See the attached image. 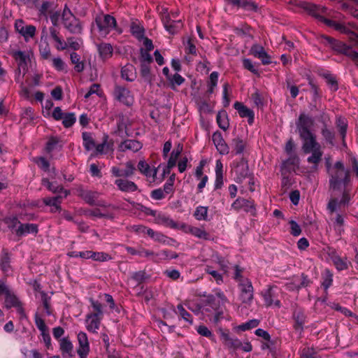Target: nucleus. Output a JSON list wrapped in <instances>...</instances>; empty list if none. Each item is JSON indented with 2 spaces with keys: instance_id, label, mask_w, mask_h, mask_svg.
Segmentation results:
<instances>
[{
  "instance_id": "obj_4",
  "label": "nucleus",
  "mask_w": 358,
  "mask_h": 358,
  "mask_svg": "<svg viewBox=\"0 0 358 358\" xmlns=\"http://www.w3.org/2000/svg\"><path fill=\"white\" fill-rule=\"evenodd\" d=\"M322 38L324 41L329 43L331 46L336 50L344 54L349 57L358 67V52L353 50L352 48L346 45L344 43L337 41L329 36H323Z\"/></svg>"
},
{
  "instance_id": "obj_64",
  "label": "nucleus",
  "mask_w": 358,
  "mask_h": 358,
  "mask_svg": "<svg viewBox=\"0 0 358 358\" xmlns=\"http://www.w3.org/2000/svg\"><path fill=\"white\" fill-rule=\"evenodd\" d=\"M340 201H338L336 199H331L327 204V210L328 211L332 214L334 213L337 208H340Z\"/></svg>"
},
{
  "instance_id": "obj_37",
  "label": "nucleus",
  "mask_w": 358,
  "mask_h": 358,
  "mask_svg": "<svg viewBox=\"0 0 358 358\" xmlns=\"http://www.w3.org/2000/svg\"><path fill=\"white\" fill-rule=\"evenodd\" d=\"M233 5L246 8L248 10H255L257 8V5L250 0H229Z\"/></svg>"
},
{
  "instance_id": "obj_41",
  "label": "nucleus",
  "mask_w": 358,
  "mask_h": 358,
  "mask_svg": "<svg viewBox=\"0 0 358 358\" xmlns=\"http://www.w3.org/2000/svg\"><path fill=\"white\" fill-rule=\"evenodd\" d=\"M88 252L90 253L88 259H92L94 261L106 262L111 259L108 254L103 252H96L89 250Z\"/></svg>"
},
{
  "instance_id": "obj_27",
  "label": "nucleus",
  "mask_w": 358,
  "mask_h": 358,
  "mask_svg": "<svg viewBox=\"0 0 358 358\" xmlns=\"http://www.w3.org/2000/svg\"><path fill=\"white\" fill-rule=\"evenodd\" d=\"M64 196H57L55 197H47L43 199V203L52 207L51 211L56 212L61 210L60 203L61 200Z\"/></svg>"
},
{
  "instance_id": "obj_15",
  "label": "nucleus",
  "mask_w": 358,
  "mask_h": 358,
  "mask_svg": "<svg viewBox=\"0 0 358 358\" xmlns=\"http://www.w3.org/2000/svg\"><path fill=\"white\" fill-rule=\"evenodd\" d=\"M15 30L26 39L32 38L36 33V27L34 25H24L22 20H17L15 23Z\"/></svg>"
},
{
  "instance_id": "obj_5",
  "label": "nucleus",
  "mask_w": 358,
  "mask_h": 358,
  "mask_svg": "<svg viewBox=\"0 0 358 358\" xmlns=\"http://www.w3.org/2000/svg\"><path fill=\"white\" fill-rule=\"evenodd\" d=\"M238 288L240 289V300L242 303L250 305L254 296V289L251 281L249 279H241Z\"/></svg>"
},
{
  "instance_id": "obj_59",
  "label": "nucleus",
  "mask_w": 358,
  "mask_h": 358,
  "mask_svg": "<svg viewBox=\"0 0 358 358\" xmlns=\"http://www.w3.org/2000/svg\"><path fill=\"white\" fill-rule=\"evenodd\" d=\"M332 281V274L328 270L325 271L323 277V282L322 284L325 290H327L331 285Z\"/></svg>"
},
{
  "instance_id": "obj_6",
  "label": "nucleus",
  "mask_w": 358,
  "mask_h": 358,
  "mask_svg": "<svg viewBox=\"0 0 358 358\" xmlns=\"http://www.w3.org/2000/svg\"><path fill=\"white\" fill-rule=\"evenodd\" d=\"M231 208L236 211L243 210L252 215H255L256 213V208L253 202L241 197H238L231 204Z\"/></svg>"
},
{
  "instance_id": "obj_56",
  "label": "nucleus",
  "mask_w": 358,
  "mask_h": 358,
  "mask_svg": "<svg viewBox=\"0 0 358 358\" xmlns=\"http://www.w3.org/2000/svg\"><path fill=\"white\" fill-rule=\"evenodd\" d=\"M337 127L342 136V138H344L346 135V131L348 127L347 122L345 119L338 117L336 121Z\"/></svg>"
},
{
  "instance_id": "obj_53",
  "label": "nucleus",
  "mask_w": 358,
  "mask_h": 358,
  "mask_svg": "<svg viewBox=\"0 0 358 358\" xmlns=\"http://www.w3.org/2000/svg\"><path fill=\"white\" fill-rule=\"evenodd\" d=\"M33 161L44 171L50 172V163L44 157H36Z\"/></svg>"
},
{
  "instance_id": "obj_10",
  "label": "nucleus",
  "mask_w": 358,
  "mask_h": 358,
  "mask_svg": "<svg viewBox=\"0 0 358 358\" xmlns=\"http://www.w3.org/2000/svg\"><path fill=\"white\" fill-rule=\"evenodd\" d=\"M235 180L236 182H242L243 180L249 176V169L248 162L242 159L234 167Z\"/></svg>"
},
{
  "instance_id": "obj_30",
  "label": "nucleus",
  "mask_w": 358,
  "mask_h": 358,
  "mask_svg": "<svg viewBox=\"0 0 358 358\" xmlns=\"http://www.w3.org/2000/svg\"><path fill=\"white\" fill-rule=\"evenodd\" d=\"M322 76L325 79L327 84L331 91L336 92L338 90V84L335 76L329 72H326L322 73Z\"/></svg>"
},
{
  "instance_id": "obj_62",
  "label": "nucleus",
  "mask_w": 358,
  "mask_h": 358,
  "mask_svg": "<svg viewBox=\"0 0 358 358\" xmlns=\"http://www.w3.org/2000/svg\"><path fill=\"white\" fill-rule=\"evenodd\" d=\"M48 15L52 24V27H58L60 18V13L59 11L52 10Z\"/></svg>"
},
{
  "instance_id": "obj_23",
  "label": "nucleus",
  "mask_w": 358,
  "mask_h": 358,
  "mask_svg": "<svg viewBox=\"0 0 358 358\" xmlns=\"http://www.w3.org/2000/svg\"><path fill=\"white\" fill-rule=\"evenodd\" d=\"M121 76L127 81H133L136 77V69L132 64H126L122 68Z\"/></svg>"
},
{
  "instance_id": "obj_47",
  "label": "nucleus",
  "mask_w": 358,
  "mask_h": 358,
  "mask_svg": "<svg viewBox=\"0 0 358 358\" xmlns=\"http://www.w3.org/2000/svg\"><path fill=\"white\" fill-rule=\"evenodd\" d=\"M335 30H337L341 33L347 34L349 35L350 38L353 39L357 37V35L352 31H350L348 27L341 23H338L335 22L334 26L332 27Z\"/></svg>"
},
{
  "instance_id": "obj_48",
  "label": "nucleus",
  "mask_w": 358,
  "mask_h": 358,
  "mask_svg": "<svg viewBox=\"0 0 358 358\" xmlns=\"http://www.w3.org/2000/svg\"><path fill=\"white\" fill-rule=\"evenodd\" d=\"M194 216L197 220H207L208 207L198 206L194 211Z\"/></svg>"
},
{
  "instance_id": "obj_17",
  "label": "nucleus",
  "mask_w": 358,
  "mask_h": 358,
  "mask_svg": "<svg viewBox=\"0 0 358 358\" xmlns=\"http://www.w3.org/2000/svg\"><path fill=\"white\" fill-rule=\"evenodd\" d=\"M220 338L223 344L229 349L236 350L242 346L241 341L231 336L229 332L220 331Z\"/></svg>"
},
{
  "instance_id": "obj_58",
  "label": "nucleus",
  "mask_w": 358,
  "mask_h": 358,
  "mask_svg": "<svg viewBox=\"0 0 358 358\" xmlns=\"http://www.w3.org/2000/svg\"><path fill=\"white\" fill-rule=\"evenodd\" d=\"M343 224H344V218H343V215L338 213L335 218L334 227H335V229L339 234H341L343 231Z\"/></svg>"
},
{
  "instance_id": "obj_13",
  "label": "nucleus",
  "mask_w": 358,
  "mask_h": 358,
  "mask_svg": "<svg viewBox=\"0 0 358 358\" xmlns=\"http://www.w3.org/2000/svg\"><path fill=\"white\" fill-rule=\"evenodd\" d=\"M250 53L255 57L259 59L264 65H268L271 63L270 55L267 54L264 48L260 45L254 44L250 48Z\"/></svg>"
},
{
  "instance_id": "obj_54",
  "label": "nucleus",
  "mask_w": 358,
  "mask_h": 358,
  "mask_svg": "<svg viewBox=\"0 0 358 358\" xmlns=\"http://www.w3.org/2000/svg\"><path fill=\"white\" fill-rule=\"evenodd\" d=\"M218 80V73L213 71L210 73L208 82V90L209 93H213L214 88L217 86Z\"/></svg>"
},
{
  "instance_id": "obj_45",
  "label": "nucleus",
  "mask_w": 358,
  "mask_h": 358,
  "mask_svg": "<svg viewBox=\"0 0 358 358\" xmlns=\"http://www.w3.org/2000/svg\"><path fill=\"white\" fill-rule=\"evenodd\" d=\"M18 299L10 292L5 296V306L7 308L19 306Z\"/></svg>"
},
{
  "instance_id": "obj_21",
  "label": "nucleus",
  "mask_w": 358,
  "mask_h": 358,
  "mask_svg": "<svg viewBox=\"0 0 358 358\" xmlns=\"http://www.w3.org/2000/svg\"><path fill=\"white\" fill-rule=\"evenodd\" d=\"M101 319L98 314L87 315L85 320L87 329L90 332L96 333L99 329Z\"/></svg>"
},
{
  "instance_id": "obj_34",
  "label": "nucleus",
  "mask_w": 358,
  "mask_h": 358,
  "mask_svg": "<svg viewBox=\"0 0 358 358\" xmlns=\"http://www.w3.org/2000/svg\"><path fill=\"white\" fill-rule=\"evenodd\" d=\"M130 31L131 34L137 39L141 40L144 36V29L139 24L138 21H134L131 23Z\"/></svg>"
},
{
  "instance_id": "obj_61",
  "label": "nucleus",
  "mask_w": 358,
  "mask_h": 358,
  "mask_svg": "<svg viewBox=\"0 0 358 358\" xmlns=\"http://www.w3.org/2000/svg\"><path fill=\"white\" fill-rule=\"evenodd\" d=\"M299 164V159L296 155H291L290 157L284 162L285 166H293V168L298 166Z\"/></svg>"
},
{
  "instance_id": "obj_50",
  "label": "nucleus",
  "mask_w": 358,
  "mask_h": 358,
  "mask_svg": "<svg viewBox=\"0 0 358 358\" xmlns=\"http://www.w3.org/2000/svg\"><path fill=\"white\" fill-rule=\"evenodd\" d=\"M81 44H82L81 39H76L73 37H69L66 38V49L68 48H69L73 50H78L80 49Z\"/></svg>"
},
{
  "instance_id": "obj_57",
  "label": "nucleus",
  "mask_w": 358,
  "mask_h": 358,
  "mask_svg": "<svg viewBox=\"0 0 358 358\" xmlns=\"http://www.w3.org/2000/svg\"><path fill=\"white\" fill-rule=\"evenodd\" d=\"M178 312L179 315L185 321L189 322V324H192V319L190 314L185 310L182 305H178L177 306Z\"/></svg>"
},
{
  "instance_id": "obj_51",
  "label": "nucleus",
  "mask_w": 358,
  "mask_h": 358,
  "mask_svg": "<svg viewBox=\"0 0 358 358\" xmlns=\"http://www.w3.org/2000/svg\"><path fill=\"white\" fill-rule=\"evenodd\" d=\"M53 67L58 71H66V64L61 57H55L52 59Z\"/></svg>"
},
{
  "instance_id": "obj_22",
  "label": "nucleus",
  "mask_w": 358,
  "mask_h": 358,
  "mask_svg": "<svg viewBox=\"0 0 358 358\" xmlns=\"http://www.w3.org/2000/svg\"><path fill=\"white\" fill-rule=\"evenodd\" d=\"M115 184L119 190L124 192H133L138 189L137 185L134 182L127 179H116Z\"/></svg>"
},
{
  "instance_id": "obj_9",
  "label": "nucleus",
  "mask_w": 358,
  "mask_h": 358,
  "mask_svg": "<svg viewBox=\"0 0 358 358\" xmlns=\"http://www.w3.org/2000/svg\"><path fill=\"white\" fill-rule=\"evenodd\" d=\"M10 55L17 63L18 73H20L22 71L23 74H24L27 71V63L29 60V55L26 52L20 50L12 51Z\"/></svg>"
},
{
  "instance_id": "obj_24",
  "label": "nucleus",
  "mask_w": 358,
  "mask_h": 358,
  "mask_svg": "<svg viewBox=\"0 0 358 358\" xmlns=\"http://www.w3.org/2000/svg\"><path fill=\"white\" fill-rule=\"evenodd\" d=\"M182 145L180 144H178L174 148V150L172 151L170 158L169 159L168 163H167L166 169H167L168 173L169 172V170L171 168H173L176 166L178 158L179 155H180V153L182 152Z\"/></svg>"
},
{
  "instance_id": "obj_39",
  "label": "nucleus",
  "mask_w": 358,
  "mask_h": 358,
  "mask_svg": "<svg viewBox=\"0 0 358 358\" xmlns=\"http://www.w3.org/2000/svg\"><path fill=\"white\" fill-rule=\"evenodd\" d=\"M295 320L294 328L296 331L301 332L305 323L304 314L301 311H295L294 313Z\"/></svg>"
},
{
  "instance_id": "obj_16",
  "label": "nucleus",
  "mask_w": 358,
  "mask_h": 358,
  "mask_svg": "<svg viewBox=\"0 0 358 358\" xmlns=\"http://www.w3.org/2000/svg\"><path fill=\"white\" fill-rule=\"evenodd\" d=\"M49 34L50 38L55 43V47L57 50H66V41L61 36L58 27H50Z\"/></svg>"
},
{
  "instance_id": "obj_42",
  "label": "nucleus",
  "mask_w": 358,
  "mask_h": 358,
  "mask_svg": "<svg viewBox=\"0 0 358 358\" xmlns=\"http://www.w3.org/2000/svg\"><path fill=\"white\" fill-rule=\"evenodd\" d=\"M82 137L83 140V145L87 150L89 151L95 148V142L90 133L83 132L82 134Z\"/></svg>"
},
{
  "instance_id": "obj_28",
  "label": "nucleus",
  "mask_w": 358,
  "mask_h": 358,
  "mask_svg": "<svg viewBox=\"0 0 358 358\" xmlns=\"http://www.w3.org/2000/svg\"><path fill=\"white\" fill-rule=\"evenodd\" d=\"M38 231V227L35 224H20L16 233L17 235L22 236L27 234H36Z\"/></svg>"
},
{
  "instance_id": "obj_38",
  "label": "nucleus",
  "mask_w": 358,
  "mask_h": 358,
  "mask_svg": "<svg viewBox=\"0 0 358 358\" xmlns=\"http://www.w3.org/2000/svg\"><path fill=\"white\" fill-rule=\"evenodd\" d=\"M10 257L8 252L2 253L0 260V267L3 272L8 273L11 271Z\"/></svg>"
},
{
  "instance_id": "obj_44",
  "label": "nucleus",
  "mask_w": 358,
  "mask_h": 358,
  "mask_svg": "<svg viewBox=\"0 0 358 358\" xmlns=\"http://www.w3.org/2000/svg\"><path fill=\"white\" fill-rule=\"evenodd\" d=\"M231 146L236 154H241L245 148L246 143L239 138H236L233 140Z\"/></svg>"
},
{
  "instance_id": "obj_14",
  "label": "nucleus",
  "mask_w": 358,
  "mask_h": 358,
  "mask_svg": "<svg viewBox=\"0 0 358 358\" xmlns=\"http://www.w3.org/2000/svg\"><path fill=\"white\" fill-rule=\"evenodd\" d=\"M136 171V168L134 164L129 161L125 164V169L124 170H120L117 166H113L110 169L111 173L115 177H124L129 178L131 177Z\"/></svg>"
},
{
  "instance_id": "obj_63",
  "label": "nucleus",
  "mask_w": 358,
  "mask_h": 358,
  "mask_svg": "<svg viewBox=\"0 0 358 358\" xmlns=\"http://www.w3.org/2000/svg\"><path fill=\"white\" fill-rule=\"evenodd\" d=\"M251 99H252L253 103L257 107V110L262 109V106L263 105V101H262V97L257 90H256L254 93L252 94Z\"/></svg>"
},
{
  "instance_id": "obj_1",
  "label": "nucleus",
  "mask_w": 358,
  "mask_h": 358,
  "mask_svg": "<svg viewBox=\"0 0 358 358\" xmlns=\"http://www.w3.org/2000/svg\"><path fill=\"white\" fill-rule=\"evenodd\" d=\"M300 138L302 141V150L305 154H311L307 158V162L313 164L312 169H317L318 164L321 162L323 152L320 144L317 141L316 136L313 133H306L303 131Z\"/></svg>"
},
{
  "instance_id": "obj_8",
  "label": "nucleus",
  "mask_w": 358,
  "mask_h": 358,
  "mask_svg": "<svg viewBox=\"0 0 358 358\" xmlns=\"http://www.w3.org/2000/svg\"><path fill=\"white\" fill-rule=\"evenodd\" d=\"M162 20L166 31L171 34H176L182 27V20L172 19L170 15H162Z\"/></svg>"
},
{
  "instance_id": "obj_35",
  "label": "nucleus",
  "mask_w": 358,
  "mask_h": 358,
  "mask_svg": "<svg viewBox=\"0 0 358 358\" xmlns=\"http://www.w3.org/2000/svg\"><path fill=\"white\" fill-rule=\"evenodd\" d=\"M98 196L99 194L97 192L90 191H85L81 194L83 199L90 205H98V203H96ZM99 205L105 206L104 204L99 203Z\"/></svg>"
},
{
  "instance_id": "obj_52",
  "label": "nucleus",
  "mask_w": 358,
  "mask_h": 358,
  "mask_svg": "<svg viewBox=\"0 0 358 358\" xmlns=\"http://www.w3.org/2000/svg\"><path fill=\"white\" fill-rule=\"evenodd\" d=\"M332 261L336 268L339 271L344 270L348 267L347 262L339 256L334 255L332 257Z\"/></svg>"
},
{
  "instance_id": "obj_32",
  "label": "nucleus",
  "mask_w": 358,
  "mask_h": 358,
  "mask_svg": "<svg viewBox=\"0 0 358 358\" xmlns=\"http://www.w3.org/2000/svg\"><path fill=\"white\" fill-rule=\"evenodd\" d=\"M59 348L63 356L66 355L70 357L71 356L73 344L67 338H64L59 341Z\"/></svg>"
},
{
  "instance_id": "obj_36",
  "label": "nucleus",
  "mask_w": 358,
  "mask_h": 358,
  "mask_svg": "<svg viewBox=\"0 0 358 358\" xmlns=\"http://www.w3.org/2000/svg\"><path fill=\"white\" fill-rule=\"evenodd\" d=\"M42 183L44 186H45L50 191L54 192V193H56V192H60L62 191L63 193H64V197H66L69 194V191L68 190H64L63 188L59 186V185H56L52 182H50L47 179H43L42 180Z\"/></svg>"
},
{
  "instance_id": "obj_26",
  "label": "nucleus",
  "mask_w": 358,
  "mask_h": 358,
  "mask_svg": "<svg viewBox=\"0 0 358 358\" xmlns=\"http://www.w3.org/2000/svg\"><path fill=\"white\" fill-rule=\"evenodd\" d=\"M289 3H295L296 5L303 8L305 10L308 11L310 15H312L313 16H314L315 17H316L318 20L320 19V15L317 13L318 10L320 9L319 6H317L315 4H312V3H306V2L296 3H295V1H292V0H291L289 1Z\"/></svg>"
},
{
  "instance_id": "obj_40",
  "label": "nucleus",
  "mask_w": 358,
  "mask_h": 358,
  "mask_svg": "<svg viewBox=\"0 0 358 358\" xmlns=\"http://www.w3.org/2000/svg\"><path fill=\"white\" fill-rule=\"evenodd\" d=\"M265 303L267 306L275 305L277 307H280V302L279 300L273 299V292L271 288L268 289L263 295Z\"/></svg>"
},
{
  "instance_id": "obj_46",
  "label": "nucleus",
  "mask_w": 358,
  "mask_h": 358,
  "mask_svg": "<svg viewBox=\"0 0 358 358\" xmlns=\"http://www.w3.org/2000/svg\"><path fill=\"white\" fill-rule=\"evenodd\" d=\"M149 64H150L146 63L141 64V75L145 82L150 83L152 81V76Z\"/></svg>"
},
{
  "instance_id": "obj_11",
  "label": "nucleus",
  "mask_w": 358,
  "mask_h": 358,
  "mask_svg": "<svg viewBox=\"0 0 358 358\" xmlns=\"http://www.w3.org/2000/svg\"><path fill=\"white\" fill-rule=\"evenodd\" d=\"M78 341L79 347L77 353L80 358H87L90 352V344L87 336L85 332L80 331L78 334Z\"/></svg>"
},
{
  "instance_id": "obj_2",
  "label": "nucleus",
  "mask_w": 358,
  "mask_h": 358,
  "mask_svg": "<svg viewBox=\"0 0 358 358\" xmlns=\"http://www.w3.org/2000/svg\"><path fill=\"white\" fill-rule=\"evenodd\" d=\"M327 173L331 189H339L341 186H345L350 182V171L341 161L336 162L333 166L328 164Z\"/></svg>"
},
{
  "instance_id": "obj_33",
  "label": "nucleus",
  "mask_w": 358,
  "mask_h": 358,
  "mask_svg": "<svg viewBox=\"0 0 358 358\" xmlns=\"http://www.w3.org/2000/svg\"><path fill=\"white\" fill-rule=\"evenodd\" d=\"M70 59L71 63L75 65L74 69L76 72L80 73L83 71L85 64L83 62L80 61V57L78 54L73 52L70 55Z\"/></svg>"
},
{
  "instance_id": "obj_55",
  "label": "nucleus",
  "mask_w": 358,
  "mask_h": 358,
  "mask_svg": "<svg viewBox=\"0 0 358 358\" xmlns=\"http://www.w3.org/2000/svg\"><path fill=\"white\" fill-rule=\"evenodd\" d=\"M59 140L57 138L52 137L49 139L46 145V151L48 152H51L54 150L57 149V148H61L62 145H59Z\"/></svg>"
},
{
  "instance_id": "obj_25",
  "label": "nucleus",
  "mask_w": 358,
  "mask_h": 358,
  "mask_svg": "<svg viewBox=\"0 0 358 358\" xmlns=\"http://www.w3.org/2000/svg\"><path fill=\"white\" fill-rule=\"evenodd\" d=\"M139 171L147 177L155 178L157 175V169H151L148 163L141 160L138 164Z\"/></svg>"
},
{
  "instance_id": "obj_29",
  "label": "nucleus",
  "mask_w": 358,
  "mask_h": 358,
  "mask_svg": "<svg viewBox=\"0 0 358 358\" xmlns=\"http://www.w3.org/2000/svg\"><path fill=\"white\" fill-rule=\"evenodd\" d=\"M100 57L103 59L110 58L113 55V47L109 43H101L98 45Z\"/></svg>"
},
{
  "instance_id": "obj_18",
  "label": "nucleus",
  "mask_w": 358,
  "mask_h": 358,
  "mask_svg": "<svg viewBox=\"0 0 358 358\" xmlns=\"http://www.w3.org/2000/svg\"><path fill=\"white\" fill-rule=\"evenodd\" d=\"M212 140L217 151L221 155H227L229 152V147L224 140L220 132L216 131L212 136Z\"/></svg>"
},
{
  "instance_id": "obj_3",
  "label": "nucleus",
  "mask_w": 358,
  "mask_h": 358,
  "mask_svg": "<svg viewBox=\"0 0 358 358\" xmlns=\"http://www.w3.org/2000/svg\"><path fill=\"white\" fill-rule=\"evenodd\" d=\"M95 22L99 34L103 37H106L113 29H115L117 27L115 18L109 14L97 16Z\"/></svg>"
},
{
  "instance_id": "obj_7",
  "label": "nucleus",
  "mask_w": 358,
  "mask_h": 358,
  "mask_svg": "<svg viewBox=\"0 0 358 358\" xmlns=\"http://www.w3.org/2000/svg\"><path fill=\"white\" fill-rule=\"evenodd\" d=\"M64 27L71 34H81L83 32V25L81 22L76 16H69V18L65 17L62 20Z\"/></svg>"
},
{
  "instance_id": "obj_60",
  "label": "nucleus",
  "mask_w": 358,
  "mask_h": 358,
  "mask_svg": "<svg viewBox=\"0 0 358 358\" xmlns=\"http://www.w3.org/2000/svg\"><path fill=\"white\" fill-rule=\"evenodd\" d=\"M76 122L74 113H67L64 115L62 123L65 127H71Z\"/></svg>"
},
{
  "instance_id": "obj_20",
  "label": "nucleus",
  "mask_w": 358,
  "mask_h": 358,
  "mask_svg": "<svg viewBox=\"0 0 358 358\" xmlns=\"http://www.w3.org/2000/svg\"><path fill=\"white\" fill-rule=\"evenodd\" d=\"M142 143L136 140H126L122 142L118 147V149L121 152L131 151L136 152L142 148Z\"/></svg>"
},
{
  "instance_id": "obj_19",
  "label": "nucleus",
  "mask_w": 358,
  "mask_h": 358,
  "mask_svg": "<svg viewBox=\"0 0 358 358\" xmlns=\"http://www.w3.org/2000/svg\"><path fill=\"white\" fill-rule=\"evenodd\" d=\"M296 126L299 136H301L303 131L306 133H312L310 129L313 126V120L305 114H301L299 116Z\"/></svg>"
},
{
  "instance_id": "obj_43",
  "label": "nucleus",
  "mask_w": 358,
  "mask_h": 358,
  "mask_svg": "<svg viewBox=\"0 0 358 358\" xmlns=\"http://www.w3.org/2000/svg\"><path fill=\"white\" fill-rule=\"evenodd\" d=\"M217 122L219 127L226 131L229 127V119L227 113H217Z\"/></svg>"
},
{
  "instance_id": "obj_49",
  "label": "nucleus",
  "mask_w": 358,
  "mask_h": 358,
  "mask_svg": "<svg viewBox=\"0 0 358 358\" xmlns=\"http://www.w3.org/2000/svg\"><path fill=\"white\" fill-rule=\"evenodd\" d=\"M54 10L53 3L50 1H43L39 8V15L45 17L46 19L49 13Z\"/></svg>"
},
{
  "instance_id": "obj_31",
  "label": "nucleus",
  "mask_w": 358,
  "mask_h": 358,
  "mask_svg": "<svg viewBox=\"0 0 358 358\" xmlns=\"http://www.w3.org/2000/svg\"><path fill=\"white\" fill-rule=\"evenodd\" d=\"M187 231L199 238L204 240L210 239L209 234L201 228L189 226Z\"/></svg>"
},
{
  "instance_id": "obj_12",
  "label": "nucleus",
  "mask_w": 358,
  "mask_h": 358,
  "mask_svg": "<svg viewBox=\"0 0 358 358\" xmlns=\"http://www.w3.org/2000/svg\"><path fill=\"white\" fill-rule=\"evenodd\" d=\"M115 98L122 103L129 106L133 103V96L129 90L122 86H116L114 90Z\"/></svg>"
}]
</instances>
